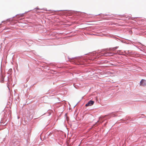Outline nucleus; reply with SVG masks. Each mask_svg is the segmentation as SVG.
<instances>
[{
	"label": "nucleus",
	"mask_w": 146,
	"mask_h": 146,
	"mask_svg": "<svg viewBox=\"0 0 146 146\" xmlns=\"http://www.w3.org/2000/svg\"><path fill=\"white\" fill-rule=\"evenodd\" d=\"M105 117V116H103V117H101V118H104V117Z\"/></svg>",
	"instance_id": "4"
},
{
	"label": "nucleus",
	"mask_w": 146,
	"mask_h": 146,
	"mask_svg": "<svg viewBox=\"0 0 146 146\" xmlns=\"http://www.w3.org/2000/svg\"><path fill=\"white\" fill-rule=\"evenodd\" d=\"M106 74H111V73L110 72H106Z\"/></svg>",
	"instance_id": "3"
},
{
	"label": "nucleus",
	"mask_w": 146,
	"mask_h": 146,
	"mask_svg": "<svg viewBox=\"0 0 146 146\" xmlns=\"http://www.w3.org/2000/svg\"><path fill=\"white\" fill-rule=\"evenodd\" d=\"M140 85L141 86H144L146 85V81L142 79L140 82Z\"/></svg>",
	"instance_id": "1"
},
{
	"label": "nucleus",
	"mask_w": 146,
	"mask_h": 146,
	"mask_svg": "<svg viewBox=\"0 0 146 146\" xmlns=\"http://www.w3.org/2000/svg\"><path fill=\"white\" fill-rule=\"evenodd\" d=\"M94 102L92 100H90L86 104V107L91 106L94 104Z\"/></svg>",
	"instance_id": "2"
}]
</instances>
